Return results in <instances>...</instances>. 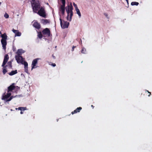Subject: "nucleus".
<instances>
[{
  "label": "nucleus",
  "instance_id": "nucleus-18",
  "mask_svg": "<svg viewBox=\"0 0 152 152\" xmlns=\"http://www.w3.org/2000/svg\"><path fill=\"white\" fill-rule=\"evenodd\" d=\"M42 24L44 25H46L50 23V21L47 19H43L42 20Z\"/></svg>",
  "mask_w": 152,
  "mask_h": 152
},
{
  "label": "nucleus",
  "instance_id": "nucleus-25",
  "mask_svg": "<svg viewBox=\"0 0 152 152\" xmlns=\"http://www.w3.org/2000/svg\"><path fill=\"white\" fill-rule=\"evenodd\" d=\"M38 37L40 38H42V34L41 32H39L38 33Z\"/></svg>",
  "mask_w": 152,
  "mask_h": 152
},
{
  "label": "nucleus",
  "instance_id": "nucleus-26",
  "mask_svg": "<svg viewBox=\"0 0 152 152\" xmlns=\"http://www.w3.org/2000/svg\"><path fill=\"white\" fill-rule=\"evenodd\" d=\"M7 72L6 69L5 68H3V72L4 74H5Z\"/></svg>",
  "mask_w": 152,
  "mask_h": 152
},
{
  "label": "nucleus",
  "instance_id": "nucleus-1",
  "mask_svg": "<svg viewBox=\"0 0 152 152\" xmlns=\"http://www.w3.org/2000/svg\"><path fill=\"white\" fill-rule=\"evenodd\" d=\"M31 4L33 12L34 13H37V12L41 7L38 0H32Z\"/></svg>",
  "mask_w": 152,
  "mask_h": 152
},
{
  "label": "nucleus",
  "instance_id": "nucleus-6",
  "mask_svg": "<svg viewBox=\"0 0 152 152\" xmlns=\"http://www.w3.org/2000/svg\"><path fill=\"white\" fill-rule=\"evenodd\" d=\"M37 12V13L40 16L45 18L46 17L45 12L44 8L41 7Z\"/></svg>",
  "mask_w": 152,
  "mask_h": 152
},
{
  "label": "nucleus",
  "instance_id": "nucleus-23",
  "mask_svg": "<svg viewBox=\"0 0 152 152\" xmlns=\"http://www.w3.org/2000/svg\"><path fill=\"white\" fill-rule=\"evenodd\" d=\"M86 49H85L84 48H82L81 52L83 53H85L86 52Z\"/></svg>",
  "mask_w": 152,
  "mask_h": 152
},
{
  "label": "nucleus",
  "instance_id": "nucleus-7",
  "mask_svg": "<svg viewBox=\"0 0 152 152\" xmlns=\"http://www.w3.org/2000/svg\"><path fill=\"white\" fill-rule=\"evenodd\" d=\"M60 21L61 25L62 28L64 29L68 27L69 24V22L64 21H63V22H62V20L61 18H60Z\"/></svg>",
  "mask_w": 152,
  "mask_h": 152
},
{
  "label": "nucleus",
  "instance_id": "nucleus-36",
  "mask_svg": "<svg viewBox=\"0 0 152 152\" xmlns=\"http://www.w3.org/2000/svg\"><path fill=\"white\" fill-rule=\"evenodd\" d=\"M126 2H127V3L128 4V1H126Z\"/></svg>",
  "mask_w": 152,
  "mask_h": 152
},
{
  "label": "nucleus",
  "instance_id": "nucleus-10",
  "mask_svg": "<svg viewBox=\"0 0 152 152\" xmlns=\"http://www.w3.org/2000/svg\"><path fill=\"white\" fill-rule=\"evenodd\" d=\"M42 33L43 35H45L48 36H49L50 35V31L49 29L47 28L44 29L42 31Z\"/></svg>",
  "mask_w": 152,
  "mask_h": 152
},
{
  "label": "nucleus",
  "instance_id": "nucleus-30",
  "mask_svg": "<svg viewBox=\"0 0 152 152\" xmlns=\"http://www.w3.org/2000/svg\"><path fill=\"white\" fill-rule=\"evenodd\" d=\"M75 48V47H74V46H73L72 47V51H73V50H74V48Z\"/></svg>",
  "mask_w": 152,
  "mask_h": 152
},
{
  "label": "nucleus",
  "instance_id": "nucleus-16",
  "mask_svg": "<svg viewBox=\"0 0 152 152\" xmlns=\"http://www.w3.org/2000/svg\"><path fill=\"white\" fill-rule=\"evenodd\" d=\"M24 53V51L22 49H18L17 52V55L20 56L22 53Z\"/></svg>",
  "mask_w": 152,
  "mask_h": 152
},
{
  "label": "nucleus",
  "instance_id": "nucleus-34",
  "mask_svg": "<svg viewBox=\"0 0 152 152\" xmlns=\"http://www.w3.org/2000/svg\"><path fill=\"white\" fill-rule=\"evenodd\" d=\"M8 63L9 64H11V62H9Z\"/></svg>",
  "mask_w": 152,
  "mask_h": 152
},
{
  "label": "nucleus",
  "instance_id": "nucleus-9",
  "mask_svg": "<svg viewBox=\"0 0 152 152\" xmlns=\"http://www.w3.org/2000/svg\"><path fill=\"white\" fill-rule=\"evenodd\" d=\"M15 59L18 63L23 64V61L21 56L19 55L15 56Z\"/></svg>",
  "mask_w": 152,
  "mask_h": 152
},
{
  "label": "nucleus",
  "instance_id": "nucleus-12",
  "mask_svg": "<svg viewBox=\"0 0 152 152\" xmlns=\"http://www.w3.org/2000/svg\"><path fill=\"white\" fill-rule=\"evenodd\" d=\"M33 26L37 29H39L41 27L40 24L37 21H34V22Z\"/></svg>",
  "mask_w": 152,
  "mask_h": 152
},
{
  "label": "nucleus",
  "instance_id": "nucleus-32",
  "mask_svg": "<svg viewBox=\"0 0 152 152\" xmlns=\"http://www.w3.org/2000/svg\"><path fill=\"white\" fill-rule=\"evenodd\" d=\"M147 91L148 92V93H149V94L148 95V96H150V95L151 94V92H149L148 91Z\"/></svg>",
  "mask_w": 152,
  "mask_h": 152
},
{
  "label": "nucleus",
  "instance_id": "nucleus-14",
  "mask_svg": "<svg viewBox=\"0 0 152 152\" xmlns=\"http://www.w3.org/2000/svg\"><path fill=\"white\" fill-rule=\"evenodd\" d=\"M12 31L15 34V36H21V33L19 32L18 30L13 29Z\"/></svg>",
  "mask_w": 152,
  "mask_h": 152
},
{
  "label": "nucleus",
  "instance_id": "nucleus-13",
  "mask_svg": "<svg viewBox=\"0 0 152 152\" xmlns=\"http://www.w3.org/2000/svg\"><path fill=\"white\" fill-rule=\"evenodd\" d=\"M14 83H12L10 86L8 87L7 90V92L10 93V92L11 91L15 88V86H14Z\"/></svg>",
  "mask_w": 152,
  "mask_h": 152
},
{
  "label": "nucleus",
  "instance_id": "nucleus-2",
  "mask_svg": "<svg viewBox=\"0 0 152 152\" xmlns=\"http://www.w3.org/2000/svg\"><path fill=\"white\" fill-rule=\"evenodd\" d=\"M66 11L67 13V20L69 21L71 20L72 16L73 15L72 9L73 7L71 4L68 5L66 7Z\"/></svg>",
  "mask_w": 152,
  "mask_h": 152
},
{
  "label": "nucleus",
  "instance_id": "nucleus-24",
  "mask_svg": "<svg viewBox=\"0 0 152 152\" xmlns=\"http://www.w3.org/2000/svg\"><path fill=\"white\" fill-rule=\"evenodd\" d=\"M15 97L16 96H10L9 99V100H8V101H10L12 99L15 98Z\"/></svg>",
  "mask_w": 152,
  "mask_h": 152
},
{
  "label": "nucleus",
  "instance_id": "nucleus-35",
  "mask_svg": "<svg viewBox=\"0 0 152 152\" xmlns=\"http://www.w3.org/2000/svg\"><path fill=\"white\" fill-rule=\"evenodd\" d=\"M91 107H94L93 106V105H91Z\"/></svg>",
  "mask_w": 152,
  "mask_h": 152
},
{
  "label": "nucleus",
  "instance_id": "nucleus-28",
  "mask_svg": "<svg viewBox=\"0 0 152 152\" xmlns=\"http://www.w3.org/2000/svg\"><path fill=\"white\" fill-rule=\"evenodd\" d=\"M73 5L75 7V9L78 8L77 5L76 4H75V3H73Z\"/></svg>",
  "mask_w": 152,
  "mask_h": 152
},
{
  "label": "nucleus",
  "instance_id": "nucleus-29",
  "mask_svg": "<svg viewBox=\"0 0 152 152\" xmlns=\"http://www.w3.org/2000/svg\"><path fill=\"white\" fill-rule=\"evenodd\" d=\"M52 65L54 67L56 66V64L55 63L53 64Z\"/></svg>",
  "mask_w": 152,
  "mask_h": 152
},
{
  "label": "nucleus",
  "instance_id": "nucleus-31",
  "mask_svg": "<svg viewBox=\"0 0 152 152\" xmlns=\"http://www.w3.org/2000/svg\"><path fill=\"white\" fill-rule=\"evenodd\" d=\"M104 15H105V16L106 17H107L108 16V15L107 14L105 13V14H104Z\"/></svg>",
  "mask_w": 152,
  "mask_h": 152
},
{
  "label": "nucleus",
  "instance_id": "nucleus-19",
  "mask_svg": "<svg viewBox=\"0 0 152 152\" xmlns=\"http://www.w3.org/2000/svg\"><path fill=\"white\" fill-rule=\"evenodd\" d=\"M17 73V70L12 71L11 72L9 73V75L11 76L14 75Z\"/></svg>",
  "mask_w": 152,
  "mask_h": 152
},
{
  "label": "nucleus",
  "instance_id": "nucleus-37",
  "mask_svg": "<svg viewBox=\"0 0 152 152\" xmlns=\"http://www.w3.org/2000/svg\"><path fill=\"white\" fill-rule=\"evenodd\" d=\"M128 0H126V1H128Z\"/></svg>",
  "mask_w": 152,
  "mask_h": 152
},
{
  "label": "nucleus",
  "instance_id": "nucleus-33",
  "mask_svg": "<svg viewBox=\"0 0 152 152\" xmlns=\"http://www.w3.org/2000/svg\"><path fill=\"white\" fill-rule=\"evenodd\" d=\"M20 114H23V112H22V111H21L20 112Z\"/></svg>",
  "mask_w": 152,
  "mask_h": 152
},
{
  "label": "nucleus",
  "instance_id": "nucleus-21",
  "mask_svg": "<svg viewBox=\"0 0 152 152\" xmlns=\"http://www.w3.org/2000/svg\"><path fill=\"white\" fill-rule=\"evenodd\" d=\"M26 107H19L18 108V110H20L21 111L25 110H26ZM17 109H18V108H16L15 109L16 110H17Z\"/></svg>",
  "mask_w": 152,
  "mask_h": 152
},
{
  "label": "nucleus",
  "instance_id": "nucleus-17",
  "mask_svg": "<svg viewBox=\"0 0 152 152\" xmlns=\"http://www.w3.org/2000/svg\"><path fill=\"white\" fill-rule=\"evenodd\" d=\"M82 108L80 107L77 108L76 110H75L72 113L73 114L74 113H77V112H79L81 110Z\"/></svg>",
  "mask_w": 152,
  "mask_h": 152
},
{
  "label": "nucleus",
  "instance_id": "nucleus-3",
  "mask_svg": "<svg viewBox=\"0 0 152 152\" xmlns=\"http://www.w3.org/2000/svg\"><path fill=\"white\" fill-rule=\"evenodd\" d=\"M2 39L1 40V44L2 45V47L5 50L6 49V45H7L6 40L7 39V36L5 33L1 35Z\"/></svg>",
  "mask_w": 152,
  "mask_h": 152
},
{
  "label": "nucleus",
  "instance_id": "nucleus-11",
  "mask_svg": "<svg viewBox=\"0 0 152 152\" xmlns=\"http://www.w3.org/2000/svg\"><path fill=\"white\" fill-rule=\"evenodd\" d=\"M9 59V57L7 54H6L5 55L4 61L2 65V66L4 67V66L6 64L7 61Z\"/></svg>",
  "mask_w": 152,
  "mask_h": 152
},
{
  "label": "nucleus",
  "instance_id": "nucleus-4",
  "mask_svg": "<svg viewBox=\"0 0 152 152\" xmlns=\"http://www.w3.org/2000/svg\"><path fill=\"white\" fill-rule=\"evenodd\" d=\"M11 94V93L8 92L6 94L5 92L2 95L1 99L4 100L5 102H9V101H8V100H9V99Z\"/></svg>",
  "mask_w": 152,
  "mask_h": 152
},
{
  "label": "nucleus",
  "instance_id": "nucleus-5",
  "mask_svg": "<svg viewBox=\"0 0 152 152\" xmlns=\"http://www.w3.org/2000/svg\"><path fill=\"white\" fill-rule=\"evenodd\" d=\"M62 5H61L60 8L59 9V10L61 12L62 15H64L65 11V0H61Z\"/></svg>",
  "mask_w": 152,
  "mask_h": 152
},
{
  "label": "nucleus",
  "instance_id": "nucleus-20",
  "mask_svg": "<svg viewBox=\"0 0 152 152\" xmlns=\"http://www.w3.org/2000/svg\"><path fill=\"white\" fill-rule=\"evenodd\" d=\"M75 10L76 11L79 17L80 18L81 16V14L79 9L78 8H77Z\"/></svg>",
  "mask_w": 152,
  "mask_h": 152
},
{
  "label": "nucleus",
  "instance_id": "nucleus-8",
  "mask_svg": "<svg viewBox=\"0 0 152 152\" xmlns=\"http://www.w3.org/2000/svg\"><path fill=\"white\" fill-rule=\"evenodd\" d=\"M39 59V58H37L34 59L33 61L31 64V70H32L33 69L36 68L37 67V66H36V65Z\"/></svg>",
  "mask_w": 152,
  "mask_h": 152
},
{
  "label": "nucleus",
  "instance_id": "nucleus-15",
  "mask_svg": "<svg viewBox=\"0 0 152 152\" xmlns=\"http://www.w3.org/2000/svg\"><path fill=\"white\" fill-rule=\"evenodd\" d=\"M23 64L24 65V68H25V72L27 73L28 72V64L27 62L26 61H24L23 62Z\"/></svg>",
  "mask_w": 152,
  "mask_h": 152
},
{
  "label": "nucleus",
  "instance_id": "nucleus-22",
  "mask_svg": "<svg viewBox=\"0 0 152 152\" xmlns=\"http://www.w3.org/2000/svg\"><path fill=\"white\" fill-rule=\"evenodd\" d=\"M131 4L132 5H136L137 6L139 4V3L136 2H132L131 3Z\"/></svg>",
  "mask_w": 152,
  "mask_h": 152
},
{
  "label": "nucleus",
  "instance_id": "nucleus-27",
  "mask_svg": "<svg viewBox=\"0 0 152 152\" xmlns=\"http://www.w3.org/2000/svg\"><path fill=\"white\" fill-rule=\"evenodd\" d=\"M9 15H8L7 14V13H6L4 14V17L6 18H9Z\"/></svg>",
  "mask_w": 152,
  "mask_h": 152
}]
</instances>
